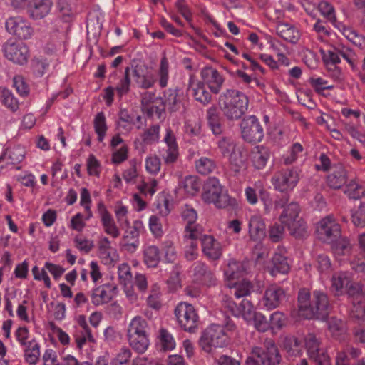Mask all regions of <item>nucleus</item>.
I'll return each instance as SVG.
<instances>
[{"label":"nucleus","instance_id":"f257e3e1","mask_svg":"<svg viewBox=\"0 0 365 365\" xmlns=\"http://www.w3.org/2000/svg\"><path fill=\"white\" fill-rule=\"evenodd\" d=\"M330 304L327 295L319 290L313 292L312 298L307 289H303L298 294V308L291 312V316L297 319L317 318L325 320L329 313Z\"/></svg>","mask_w":365,"mask_h":365},{"label":"nucleus","instance_id":"f03ea898","mask_svg":"<svg viewBox=\"0 0 365 365\" xmlns=\"http://www.w3.org/2000/svg\"><path fill=\"white\" fill-rule=\"evenodd\" d=\"M131 75L136 86L147 90L158 82L161 88H165L169 81V62L165 56L160 61L156 75L145 63L131 64Z\"/></svg>","mask_w":365,"mask_h":365},{"label":"nucleus","instance_id":"7ed1b4c3","mask_svg":"<svg viewBox=\"0 0 365 365\" xmlns=\"http://www.w3.org/2000/svg\"><path fill=\"white\" fill-rule=\"evenodd\" d=\"M288 197L283 196L274 202L276 209L283 208L279 215V222L287 227L290 235L296 238H303L307 236V225L299 216L300 207L296 202L288 205Z\"/></svg>","mask_w":365,"mask_h":365},{"label":"nucleus","instance_id":"20e7f679","mask_svg":"<svg viewBox=\"0 0 365 365\" xmlns=\"http://www.w3.org/2000/svg\"><path fill=\"white\" fill-rule=\"evenodd\" d=\"M218 103L225 118L229 120H238L248 110L249 98L242 91L227 89L220 95Z\"/></svg>","mask_w":365,"mask_h":365},{"label":"nucleus","instance_id":"39448f33","mask_svg":"<svg viewBox=\"0 0 365 365\" xmlns=\"http://www.w3.org/2000/svg\"><path fill=\"white\" fill-rule=\"evenodd\" d=\"M224 305L235 317H242L247 322H253L255 327L262 332L267 331L269 322L266 317L259 312H255L250 301L244 299L238 304L232 299L224 300Z\"/></svg>","mask_w":365,"mask_h":365},{"label":"nucleus","instance_id":"423d86ee","mask_svg":"<svg viewBox=\"0 0 365 365\" xmlns=\"http://www.w3.org/2000/svg\"><path fill=\"white\" fill-rule=\"evenodd\" d=\"M126 336L133 351L138 354L145 353L150 345L148 322L140 316L133 317L128 326Z\"/></svg>","mask_w":365,"mask_h":365},{"label":"nucleus","instance_id":"0eeeda50","mask_svg":"<svg viewBox=\"0 0 365 365\" xmlns=\"http://www.w3.org/2000/svg\"><path fill=\"white\" fill-rule=\"evenodd\" d=\"M282 356L275 342L266 339L262 346H254L246 360L247 365H279Z\"/></svg>","mask_w":365,"mask_h":365},{"label":"nucleus","instance_id":"6e6552de","mask_svg":"<svg viewBox=\"0 0 365 365\" xmlns=\"http://www.w3.org/2000/svg\"><path fill=\"white\" fill-rule=\"evenodd\" d=\"M202 200L207 203H213L217 208H226L235 203L220 184L219 179L210 178L203 187Z\"/></svg>","mask_w":365,"mask_h":365},{"label":"nucleus","instance_id":"1a4fd4ad","mask_svg":"<svg viewBox=\"0 0 365 365\" xmlns=\"http://www.w3.org/2000/svg\"><path fill=\"white\" fill-rule=\"evenodd\" d=\"M228 336L224 328L220 324H212L202 333L200 344L206 352H210L212 348L223 347L227 344Z\"/></svg>","mask_w":365,"mask_h":365},{"label":"nucleus","instance_id":"9d476101","mask_svg":"<svg viewBox=\"0 0 365 365\" xmlns=\"http://www.w3.org/2000/svg\"><path fill=\"white\" fill-rule=\"evenodd\" d=\"M175 315L178 324L185 331L195 332L199 317L192 304L187 302L179 303L175 309Z\"/></svg>","mask_w":365,"mask_h":365},{"label":"nucleus","instance_id":"9b49d317","mask_svg":"<svg viewBox=\"0 0 365 365\" xmlns=\"http://www.w3.org/2000/svg\"><path fill=\"white\" fill-rule=\"evenodd\" d=\"M242 138L250 143H257L264 138V129L255 115L244 118L240 124Z\"/></svg>","mask_w":365,"mask_h":365},{"label":"nucleus","instance_id":"f8f14e48","mask_svg":"<svg viewBox=\"0 0 365 365\" xmlns=\"http://www.w3.org/2000/svg\"><path fill=\"white\" fill-rule=\"evenodd\" d=\"M299 180V172L295 168L282 169L276 172L271 182L274 189L281 192L293 190Z\"/></svg>","mask_w":365,"mask_h":365},{"label":"nucleus","instance_id":"ddd939ff","mask_svg":"<svg viewBox=\"0 0 365 365\" xmlns=\"http://www.w3.org/2000/svg\"><path fill=\"white\" fill-rule=\"evenodd\" d=\"M318 237L327 243H333L341 236V226L332 215L322 218L317 227Z\"/></svg>","mask_w":365,"mask_h":365},{"label":"nucleus","instance_id":"4468645a","mask_svg":"<svg viewBox=\"0 0 365 365\" xmlns=\"http://www.w3.org/2000/svg\"><path fill=\"white\" fill-rule=\"evenodd\" d=\"M322 60L327 66H336L341 62L340 57L344 58L354 69L355 68V54L344 46H332L327 50H321Z\"/></svg>","mask_w":365,"mask_h":365},{"label":"nucleus","instance_id":"2eb2a0df","mask_svg":"<svg viewBox=\"0 0 365 365\" xmlns=\"http://www.w3.org/2000/svg\"><path fill=\"white\" fill-rule=\"evenodd\" d=\"M2 51L8 60L20 65L26 63L29 58L27 46L14 39H9L3 44Z\"/></svg>","mask_w":365,"mask_h":365},{"label":"nucleus","instance_id":"dca6fc26","mask_svg":"<svg viewBox=\"0 0 365 365\" xmlns=\"http://www.w3.org/2000/svg\"><path fill=\"white\" fill-rule=\"evenodd\" d=\"M6 31L19 38L27 40L32 37L34 29L31 23L22 16L10 17L6 21Z\"/></svg>","mask_w":365,"mask_h":365},{"label":"nucleus","instance_id":"f3484780","mask_svg":"<svg viewBox=\"0 0 365 365\" xmlns=\"http://www.w3.org/2000/svg\"><path fill=\"white\" fill-rule=\"evenodd\" d=\"M190 273L193 282L200 285L214 287L217 284V279L213 272L202 262H194L190 268Z\"/></svg>","mask_w":365,"mask_h":365},{"label":"nucleus","instance_id":"a211bd4d","mask_svg":"<svg viewBox=\"0 0 365 365\" xmlns=\"http://www.w3.org/2000/svg\"><path fill=\"white\" fill-rule=\"evenodd\" d=\"M117 287L113 283H105L94 287L89 293L91 302L96 307L110 302L116 295Z\"/></svg>","mask_w":365,"mask_h":365},{"label":"nucleus","instance_id":"6ab92c4d","mask_svg":"<svg viewBox=\"0 0 365 365\" xmlns=\"http://www.w3.org/2000/svg\"><path fill=\"white\" fill-rule=\"evenodd\" d=\"M131 68L132 67H130V66H127L125 68L123 75H119L118 72L115 71L108 76V83L113 85L115 92L120 98L128 94L130 90Z\"/></svg>","mask_w":365,"mask_h":365},{"label":"nucleus","instance_id":"aec40b11","mask_svg":"<svg viewBox=\"0 0 365 365\" xmlns=\"http://www.w3.org/2000/svg\"><path fill=\"white\" fill-rule=\"evenodd\" d=\"M163 141L166 145V149L162 153V158L165 164H173L177 161L179 156V147L175 133L170 127L165 128V134Z\"/></svg>","mask_w":365,"mask_h":365},{"label":"nucleus","instance_id":"412c9836","mask_svg":"<svg viewBox=\"0 0 365 365\" xmlns=\"http://www.w3.org/2000/svg\"><path fill=\"white\" fill-rule=\"evenodd\" d=\"M200 74L202 83L208 86L212 93L217 94L220 92L225 82L222 74L213 67L204 68Z\"/></svg>","mask_w":365,"mask_h":365},{"label":"nucleus","instance_id":"4be33fe9","mask_svg":"<svg viewBox=\"0 0 365 365\" xmlns=\"http://www.w3.org/2000/svg\"><path fill=\"white\" fill-rule=\"evenodd\" d=\"M187 91L195 101L203 106L209 104L212 101V95L202 81L197 79L194 76L189 77Z\"/></svg>","mask_w":365,"mask_h":365},{"label":"nucleus","instance_id":"5701e85b","mask_svg":"<svg viewBox=\"0 0 365 365\" xmlns=\"http://www.w3.org/2000/svg\"><path fill=\"white\" fill-rule=\"evenodd\" d=\"M97 212L101 218L104 232L114 239L118 238L120 235V231L113 217L102 201L97 205Z\"/></svg>","mask_w":365,"mask_h":365},{"label":"nucleus","instance_id":"b1692460","mask_svg":"<svg viewBox=\"0 0 365 365\" xmlns=\"http://www.w3.org/2000/svg\"><path fill=\"white\" fill-rule=\"evenodd\" d=\"M52 6L51 0H30L26 6L27 14L34 20L41 19L50 13Z\"/></svg>","mask_w":365,"mask_h":365},{"label":"nucleus","instance_id":"393cba45","mask_svg":"<svg viewBox=\"0 0 365 365\" xmlns=\"http://www.w3.org/2000/svg\"><path fill=\"white\" fill-rule=\"evenodd\" d=\"M285 298L284 289L278 286L273 285L267 288L264 292L262 305L267 310L278 307Z\"/></svg>","mask_w":365,"mask_h":365},{"label":"nucleus","instance_id":"a878e982","mask_svg":"<svg viewBox=\"0 0 365 365\" xmlns=\"http://www.w3.org/2000/svg\"><path fill=\"white\" fill-rule=\"evenodd\" d=\"M201 247L202 253L211 260L219 259L222 253L220 242L210 235L201 237Z\"/></svg>","mask_w":365,"mask_h":365},{"label":"nucleus","instance_id":"bb28decb","mask_svg":"<svg viewBox=\"0 0 365 365\" xmlns=\"http://www.w3.org/2000/svg\"><path fill=\"white\" fill-rule=\"evenodd\" d=\"M183 98V91L178 87L170 88L163 93V102L171 112L180 110Z\"/></svg>","mask_w":365,"mask_h":365},{"label":"nucleus","instance_id":"cd10ccee","mask_svg":"<svg viewBox=\"0 0 365 365\" xmlns=\"http://www.w3.org/2000/svg\"><path fill=\"white\" fill-rule=\"evenodd\" d=\"M160 127L153 125L146 129L141 135V141H135V147L141 153L146 152V146L158 142L160 139Z\"/></svg>","mask_w":365,"mask_h":365},{"label":"nucleus","instance_id":"c85d7f7f","mask_svg":"<svg viewBox=\"0 0 365 365\" xmlns=\"http://www.w3.org/2000/svg\"><path fill=\"white\" fill-rule=\"evenodd\" d=\"M25 157V150L20 145L7 148L0 156V167L15 165L20 163Z\"/></svg>","mask_w":365,"mask_h":365},{"label":"nucleus","instance_id":"c756f323","mask_svg":"<svg viewBox=\"0 0 365 365\" xmlns=\"http://www.w3.org/2000/svg\"><path fill=\"white\" fill-rule=\"evenodd\" d=\"M140 227H138L137 223L128 227L123 237L121 245L129 252H134L140 246Z\"/></svg>","mask_w":365,"mask_h":365},{"label":"nucleus","instance_id":"7c9ffc66","mask_svg":"<svg viewBox=\"0 0 365 365\" xmlns=\"http://www.w3.org/2000/svg\"><path fill=\"white\" fill-rule=\"evenodd\" d=\"M276 31L279 37L293 44L297 43L300 38L298 28L289 23L279 21L277 23Z\"/></svg>","mask_w":365,"mask_h":365},{"label":"nucleus","instance_id":"2f4dec72","mask_svg":"<svg viewBox=\"0 0 365 365\" xmlns=\"http://www.w3.org/2000/svg\"><path fill=\"white\" fill-rule=\"evenodd\" d=\"M284 253V249L281 247H278L277 251L274 253L272 259V267L269 271L272 276H275L278 273L285 274L289 272L290 265Z\"/></svg>","mask_w":365,"mask_h":365},{"label":"nucleus","instance_id":"473e14b6","mask_svg":"<svg viewBox=\"0 0 365 365\" xmlns=\"http://www.w3.org/2000/svg\"><path fill=\"white\" fill-rule=\"evenodd\" d=\"M249 236L253 241H260L265 236V223L259 215H253L248 222Z\"/></svg>","mask_w":365,"mask_h":365},{"label":"nucleus","instance_id":"72a5a7b5","mask_svg":"<svg viewBox=\"0 0 365 365\" xmlns=\"http://www.w3.org/2000/svg\"><path fill=\"white\" fill-rule=\"evenodd\" d=\"M98 255L105 264H111L116 259V251L107 237H101L97 242Z\"/></svg>","mask_w":365,"mask_h":365},{"label":"nucleus","instance_id":"f704fd0d","mask_svg":"<svg viewBox=\"0 0 365 365\" xmlns=\"http://www.w3.org/2000/svg\"><path fill=\"white\" fill-rule=\"evenodd\" d=\"M66 35L63 31L53 28L50 32L49 38L46 46L48 53H56L65 47Z\"/></svg>","mask_w":365,"mask_h":365},{"label":"nucleus","instance_id":"c9c22d12","mask_svg":"<svg viewBox=\"0 0 365 365\" xmlns=\"http://www.w3.org/2000/svg\"><path fill=\"white\" fill-rule=\"evenodd\" d=\"M327 185L333 189H339L346 182V172L342 165L332 167L331 172L327 176Z\"/></svg>","mask_w":365,"mask_h":365},{"label":"nucleus","instance_id":"e433bc0d","mask_svg":"<svg viewBox=\"0 0 365 365\" xmlns=\"http://www.w3.org/2000/svg\"><path fill=\"white\" fill-rule=\"evenodd\" d=\"M247 262H238L230 259L224 271V274L227 280H232L242 277L247 272Z\"/></svg>","mask_w":365,"mask_h":365},{"label":"nucleus","instance_id":"4c0bfd02","mask_svg":"<svg viewBox=\"0 0 365 365\" xmlns=\"http://www.w3.org/2000/svg\"><path fill=\"white\" fill-rule=\"evenodd\" d=\"M270 157L269 150L264 146L255 147L251 153V160L253 166L258 170L265 168Z\"/></svg>","mask_w":365,"mask_h":365},{"label":"nucleus","instance_id":"58836bf2","mask_svg":"<svg viewBox=\"0 0 365 365\" xmlns=\"http://www.w3.org/2000/svg\"><path fill=\"white\" fill-rule=\"evenodd\" d=\"M350 283L351 278L348 272H336L331 278V289L336 295H341L346 290Z\"/></svg>","mask_w":365,"mask_h":365},{"label":"nucleus","instance_id":"ea45409f","mask_svg":"<svg viewBox=\"0 0 365 365\" xmlns=\"http://www.w3.org/2000/svg\"><path fill=\"white\" fill-rule=\"evenodd\" d=\"M304 342L307 354L312 360L320 358L321 355H327L320 348V343L314 334H308L304 339Z\"/></svg>","mask_w":365,"mask_h":365},{"label":"nucleus","instance_id":"a19ab883","mask_svg":"<svg viewBox=\"0 0 365 365\" xmlns=\"http://www.w3.org/2000/svg\"><path fill=\"white\" fill-rule=\"evenodd\" d=\"M93 124L94 131L97 135V140L102 143L108 130L105 114L103 112L98 113L93 119Z\"/></svg>","mask_w":365,"mask_h":365},{"label":"nucleus","instance_id":"79ce46f5","mask_svg":"<svg viewBox=\"0 0 365 365\" xmlns=\"http://www.w3.org/2000/svg\"><path fill=\"white\" fill-rule=\"evenodd\" d=\"M160 261V250L155 245H149L143 250V262L148 267H156Z\"/></svg>","mask_w":365,"mask_h":365},{"label":"nucleus","instance_id":"37998d69","mask_svg":"<svg viewBox=\"0 0 365 365\" xmlns=\"http://www.w3.org/2000/svg\"><path fill=\"white\" fill-rule=\"evenodd\" d=\"M24 347V357L27 363L31 365L36 364L40 357V346L36 340L32 339L28 341Z\"/></svg>","mask_w":365,"mask_h":365},{"label":"nucleus","instance_id":"c03bdc74","mask_svg":"<svg viewBox=\"0 0 365 365\" xmlns=\"http://www.w3.org/2000/svg\"><path fill=\"white\" fill-rule=\"evenodd\" d=\"M344 193L350 199L359 200L365 195V188L357 181L351 180L345 184Z\"/></svg>","mask_w":365,"mask_h":365},{"label":"nucleus","instance_id":"a18cd8bd","mask_svg":"<svg viewBox=\"0 0 365 365\" xmlns=\"http://www.w3.org/2000/svg\"><path fill=\"white\" fill-rule=\"evenodd\" d=\"M359 246L362 258H355L350 262L351 267L356 272L365 273V233L359 235Z\"/></svg>","mask_w":365,"mask_h":365},{"label":"nucleus","instance_id":"49530a36","mask_svg":"<svg viewBox=\"0 0 365 365\" xmlns=\"http://www.w3.org/2000/svg\"><path fill=\"white\" fill-rule=\"evenodd\" d=\"M202 183L196 175L186 176L180 182V187L183 188L187 194L194 195L200 191Z\"/></svg>","mask_w":365,"mask_h":365},{"label":"nucleus","instance_id":"de8ad7c7","mask_svg":"<svg viewBox=\"0 0 365 365\" xmlns=\"http://www.w3.org/2000/svg\"><path fill=\"white\" fill-rule=\"evenodd\" d=\"M332 249L336 258L344 257L349 259L351 245L347 238L343 237L333 242Z\"/></svg>","mask_w":365,"mask_h":365},{"label":"nucleus","instance_id":"09e8293b","mask_svg":"<svg viewBox=\"0 0 365 365\" xmlns=\"http://www.w3.org/2000/svg\"><path fill=\"white\" fill-rule=\"evenodd\" d=\"M195 168L201 175H208L216 168L215 162L207 157H201L195 161Z\"/></svg>","mask_w":365,"mask_h":365},{"label":"nucleus","instance_id":"8fccbe9b","mask_svg":"<svg viewBox=\"0 0 365 365\" xmlns=\"http://www.w3.org/2000/svg\"><path fill=\"white\" fill-rule=\"evenodd\" d=\"M253 286L250 282L242 280L235 284L232 288L231 294H233L237 299H240L250 295Z\"/></svg>","mask_w":365,"mask_h":365},{"label":"nucleus","instance_id":"3c124183","mask_svg":"<svg viewBox=\"0 0 365 365\" xmlns=\"http://www.w3.org/2000/svg\"><path fill=\"white\" fill-rule=\"evenodd\" d=\"M205 235L202 234V227L199 224H193L190 225H185L183 240H200Z\"/></svg>","mask_w":365,"mask_h":365},{"label":"nucleus","instance_id":"603ef678","mask_svg":"<svg viewBox=\"0 0 365 365\" xmlns=\"http://www.w3.org/2000/svg\"><path fill=\"white\" fill-rule=\"evenodd\" d=\"M156 210L162 217L168 216L172 210L170 198L164 195H158L155 202Z\"/></svg>","mask_w":365,"mask_h":365},{"label":"nucleus","instance_id":"864d4df0","mask_svg":"<svg viewBox=\"0 0 365 365\" xmlns=\"http://www.w3.org/2000/svg\"><path fill=\"white\" fill-rule=\"evenodd\" d=\"M161 251L163 255V260L165 262L172 263L176 260L177 252L172 241H164L161 246Z\"/></svg>","mask_w":365,"mask_h":365},{"label":"nucleus","instance_id":"5fc2aeb1","mask_svg":"<svg viewBox=\"0 0 365 365\" xmlns=\"http://www.w3.org/2000/svg\"><path fill=\"white\" fill-rule=\"evenodd\" d=\"M327 325L331 335L336 339H339L345 332L344 323L339 319L336 317L329 319Z\"/></svg>","mask_w":365,"mask_h":365},{"label":"nucleus","instance_id":"6e6d98bb","mask_svg":"<svg viewBox=\"0 0 365 365\" xmlns=\"http://www.w3.org/2000/svg\"><path fill=\"white\" fill-rule=\"evenodd\" d=\"M0 101L12 111L16 110L19 108L18 101L9 89L0 90Z\"/></svg>","mask_w":365,"mask_h":365},{"label":"nucleus","instance_id":"4d7b16f0","mask_svg":"<svg viewBox=\"0 0 365 365\" xmlns=\"http://www.w3.org/2000/svg\"><path fill=\"white\" fill-rule=\"evenodd\" d=\"M218 148L224 157L228 156L239 146L235 140L230 137H223L218 141Z\"/></svg>","mask_w":365,"mask_h":365},{"label":"nucleus","instance_id":"13d9d810","mask_svg":"<svg viewBox=\"0 0 365 365\" xmlns=\"http://www.w3.org/2000/svg\"><path fill=\"white\" fill-rule=\"evenodd\" d=\"M132 352L128 347H122L112 359L110 365H130Z\"/></svg>","mask_w":365,"mask_h":365},{"label":"nucleus","instance_id":"bf43d9fd","mask_svg":"<svg viewBox=\"0 0 365 365\" xmlns=\"http://www.w3.org/2000/svg\"><path fill=\"white\" fill-rule=\"evenodd\" d=\"M183 244L185 257L186 258V259L188 261H193L196 259L199 255L197 241H188L183 240Z\"/></svg>","mask_w":365,"mask_h":365},{"label":"nucleus","instance_id":"052dcab7","mask_svg":"<svg viewBox=\"0 0 365 365\" xmlns=\"http://www.w3.org/2000/svg\"><path fill=\"white\" fill-rule=\"evenodd\" d=\"M269 239L272 242H280L284 236V225L281 222H274L269 227Z\"/></svg>","mask_w":365,"mask_h":365},{"label":"nucleus","instance_id":"680f3d73","mask_svg":"<svg viewBox=\"0 0 365 365\" xmlns=\"http://www.w3.org/2000/svg\"><path fill=\"white\" fill-rule=\"evenodd\" d=\"M303 150V146L299 143H294L291 146L287 155L284 157V163L286 165L292 164L302 156Z\"/></svg>","mask_w":365,"mask_h":365},{"label":"nucleus","instance_id":"e2e57ef3","mask_svg":"<svg viewBox=\"0 0 365 365\" xmlns=\"http://www.w3.org/2000/svg\"><path fill=\"white\" fill-rule=\"evenodd\" d=\"M112 150L111 162L115 165H119L125 161L128 158V146L123 144L120 148H115Z\"/></svg>","mask_w":365,"mask_h":365},{"label":"nucleus","instance_id":"0e129e2a","mask_svg":"<svg viewBox=\"0 0 365 365\" xmlns=\"http://www.w3.org/2000/svg\"><path fill=\"white\" fill-rule=\"evenodd\" d=\"M175 7L178 11L188 22L190 28L196 31L197 29L192 24V12L190 9L188 5L185 3V0H178L175 2Z\"/></svg>","mask_w":365,"mask_h":365},{"label":"nucleus","instance_id":"69168bd1","mask_svg":"<svg viewBox=\"0 0 365 365\" xmlns=\"http://www.w3.org/2000/svg\"><path fill=\"white\" fill-rule=\"evenodd\" d=\"M353 308L351 309V317L353 318L364 320L365 319V303L360 298L356 299V295L352 296Z\"/></svg>","mask_w":365,"mask_h":365},{"label":"nucleus","instance_id":"338daca9","mask_svg":"<svg viewBox=\"0 0 365 365\" xmlns=\"http://www.w3.org/2000/svg\"><path fill=\"white\" fill-rule=\"evenodd\" d=\"M148 227L152 235L156 237H161L163 235V225L159 217L153 215L149 217Z\"/></svg>","mask_w":365,"mask_h":365},{"label":"nucleus","instance_id":"774afa93","mask_svg":"<svg viewBox=\"0 0 365 365\" xmlns=\"http://www.w3.org/2000/svg\"><path fill=\"white\" fill-rule=\"evenodd\" d=\"M351 221L356 227H365V202H361L357 210L352 213Z\"/></svg>","mask_w":365,"mask_h":365}]
</instances>
